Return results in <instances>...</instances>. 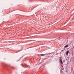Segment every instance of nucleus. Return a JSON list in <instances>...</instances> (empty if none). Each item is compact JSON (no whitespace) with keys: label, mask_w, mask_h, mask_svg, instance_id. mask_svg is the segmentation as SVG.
<instances>
[{"label":"nucleus","mask_w":74,"mask_h":74,"mask_svg":"<svg viewBox=\"0 0 74 74\" xmlns=\"http://www.w3.org/2000/svg\"><path fill=\"white\" fill-rule=\"evenodd\" d=\"M69 51H66V56H68V55H69Z\"/></svg>","instance_id":"nucleus-3"},{"label":"nucleus","mask_w":74,"mask_h":74,"mask_svg":"<svg viewBox=\"0 0 74 74\" xmlns=\"http://www.w3.org/2000/svg\"><path fill=\"white\" fill-rule=\"evenodd\" d=\"M65 72H66V73H68V70H66L65 71Z\"/></svg>","instance_id":"nucleus-6"},{"label":"nucleus","mask_w":74,"mask_h":74,"mask_svg":"<svg viewBox=\"0 0 74 74\" xmlns=\"http://www.w3.org/2000/svg\"><path fill=\"white\" fill-rule=\"evenodd\" d=\"M48 54L49 55V54H51V53H49V54Z\"/></svg>","instance_id":"nucleus-8"},{"label":"nucleus","mask_w":74,"mask_h":74,"mask_svg":"<svg viewBox=\"0 0 74 74\" xmlns=\"http://www.w3.org/2000/svg\"><path fill=\"white\" fill-rule=\"evenodd\" d=\"M21 65L23 67H28V65L22 63Z\"/></svg>","instance_id":"nucleus-1"},{"label":"nucleus","mask_w":74,"mask_h":74,"mask_svg":"<svg viewBox=\"0 0 74 74\" xmlns=\"http://www.w3.org/2000/svg\"><path fill=\"white\" fill-rule=\"evenodd\" d=\"M44 59H45V58Z\"/></svg>","instance_id":"nucleus-10"},{"label":"nucleus","mask_w":74,"mask_h":74,"mask_svg":"<svg viewBox=\"0 0 74 74\" xmlns=\"http://www.w3.org/2000/svg\"><path fill=\"white\" fill-rule=\"evenodd\" d=\"M46 55V54H40V56H45V55Z\"/></svg>","instance_id":"nucleus-4"},{"label":"nucleus","mask_w":74,"mask_h":74,"mask_svg":"<svg viewBox=\"0 0 74 74\" xmlns=\"http://www.w3.org/2000/svg\"><path fill=\"white\" fill-rule=\"evenodd\" d=\"M68 45H66V46H64V47H65V48H67V47H68Z\"/></svg>","instance_id":"nucleus-5"},{"label":"nucleus","mask_w":74,"mask_h":74,"mask_svg":"<svg viewBox=\"0 0 74 74\" xmlns=\"http://www.w3.org/2000/svg\"><path fill=\"white\" fill-rule=\"evenodd\" d=\"M22 57H22L21 58H22Z\"/></svg>","instance_id":"nucleus-9"},{"label":"nucleus","mask_w":74,"mask_h":74,"mask_svg":"<svg viewBox=\"0 0 74 74\" xmlns=\"http://www.w3.org/2000/svg\"><path fill=\"white\" fill-rule=\"evenodd\" d=\"M59 60L60 63L62 64H63V62H62V60L61 59H60Z\"/></svg>","instance_id":"nucleus-2"},{"label":"nucleus","mask_w":74,"mask_h":74,"mask_svg":"<svg viewBox=\"0 0 74 74\" xmlns=\"http://www.w3.org/2000/svg\"><path fill=\"white\" fill-rule=\"evenodd\" d=\"M11 68H12V69H15L14 67H13L12 66L11 67Z\"/></svg>","instance_id":"nucleus-7"}]
</instances>
